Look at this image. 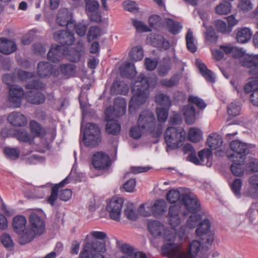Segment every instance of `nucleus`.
Returning <instances> with one entry per match:
<instances>
[{
	"mask_svg": "<svg viewBox=\"0 0 258 258\" xmlns=\"http://www.w3.org/2000/svg\"><path fill=\"white\" fill-rule=\"evenodd\" d=\"M157 77L152 74L146 76L144 73H141L134 81L132 88L133 96L129 103L128 110L131 111L133 107L144 104L148 97V91L154 88L157 84Z\"/></svg>",
	"mask_w": 258,
	"mask_h": 258,
	"instance_id": "f257e3e1",
	"label": "nucleus"
},
{
	"mask_svg": "<svg viewBox=\"0 0 258 258\" xmlns=\"http://www.w3.org/2000/svg\"><path fill=\"white\" fill-rule=\"evenodd\" d=\"M202 241L193 240L189 245L188 251L179 253L178 246L175 243H168L162 245V255L166 254L171 257L175 258H196L198 253L200 255L203 253L204 255L201 258H209L207 251L208 246L204 244H208L204 238H201Z\"/></svg>",
	"mask_w": 258,
	"mask_h": 258,
	"instance_id": "f03ea898",
	"label": "nucleus"
},
{
	"mask_svg": "<svg viewBox=\"0 0 258 258\" xmlns=\"http://www.w3.org/2000/svg\"><path fill=\"white\" fill-rule=\"evenodd\" d=\"M29 229H27L19 239L21 245H25L33 240L36 235H40L45 230V223L43 218L32 212L29 217Z\"/></svg>",
	"mask_w": 258,
	"mask_h": 258,
	"instance_id": "7ed1b4c3",
	"label": "nucleus"
},
{
	"mask_svg": "<svg viewBox=\"0 0 258 258\" xmlns=\"http://www.w3.org/2000/svg\"><path fill=\"white\" fill-rule=\"evenodd\" d=\"M17 81L16 72L6 74L3 77V81L9 89V102L14 108H19L21 105L22 99L25 95L23 88L13 83Z\"/></svg>",
	"mask_w": 258,
	"mask_h": 258,
	"instance_id": "20e7f679",
	"label": "nucleus"
},
{
	"mask_svg": "<svg viewBox=\"0 0 258 258\" xmlns=\"http://www.w3.org/2000/svg\"><path fill=\"white\" fill-rule=\"evenodd\" d=\"M90 235L95 239L85 244L83 252L81 253L80 257H81V255L84 253L85 247L87 245L89 244L90 246L86 252L87 257L96 258L97 256L100 255L103 258H105L104 256L101 253H104L106 251L105 243L103 241H100L97 240H103L107 237L106 234L102 231H93L90 233Z\"/></svg>",
	"mask_w": 258,
	"mask_h": 258,
	"instance_id": "39448f33",
	"label": "nucleus"
},
{
	"mask_svg": "<svg viewBox=\"0 0 258 258\" xmlns=\"http://www.w3.org/2000/svg\"><path fill=\"white\" fill-rule=\"evenodd\" d=\"M186 133L182 127H168L164 134L167 152L180 148L184 144Z\"/></svg>",
	"mask_w": 258,
	"mask_h": 258,
	"instance_id": "423d86ee",
	"label": "nucleus"
},
{
	"mask_svg": "<svg viewBox=\"0 0 258 258\" xmlns=\"http://www.w3.org/2000/svg\"><path fill=\"white\" fill-rule=\"evenodd\" d=\"M101 132L98 126L93 123L86 124L83 133V140L87 147H94L101 141Z\"/></svg>",
	"mask_w": 258,
	"mask_h": 258,
	"instance_id": "0eeeda50",
	"label": "nucleus"
},
{
	"mask_svg": "<svg viewBox=\"0 0 258 258\" xmlns=\"http://www.w3.org/2000/svg\"><path fill=\"white\" fill-rule=\"evenodd\" d=\"M230 147L233 153L227 155L229 159L241 162L245 160V157L249 152V145L239 140H233L230 143Z\"/></svg>",
	"mask_w": 258,
	"mask_h": 258,
	"instance_id": "6e6552de",
	"label": "nucleus"
},
{
	"mask_svg": "<svg viewBox=\"0 0 258 258\" xmlns=\"http://www.w3.org/2000/svg\"><path fill=\"white\" fill-rule=\"evenodd\" d=\"M137 123L146 132L153 133L155 132V117L154 113L149 110H144L140 113Z\"/></svg>",
	"mask_w": 258,
	"mask_h": 258,
	"instance_id": "1a4fd4ad",
	"label": "nucleus"
},
{
	"mask_svg": "<svg viewBox=\"0 0 258 258\" xmlns=\"http://www.w3.org/2000/svg\"><path fill=\"white\" fill-rule=\"evenodd\" d=\"M139 213L145 217L153 216L156 218L161 217V199L156 200L153 204L146 203L140 205Z\"/></svg>",
	"mask_w": 258,
	"mask_h": 258,
	"instance_id": "9d476101",
	"label": "nucleus"
},
{
	"mask_svg": "<svg viewBox=\"0 0 258 258\" xmlns=\"http://www.w3.org/2000/svg\"><path fill=\"white\" fill-rule=\"evenodd\" d=\"M196 233L199 237L204 238L209 245L212 244L214 240V234L211 231V223L208 218L207 213L204 214V218L199 223Z\"/></svg>",
	"mask_w": 258,
	"mask_h": 258,
	"instance_id": "9b49d317",
	"label": "nucleus"
},
{
	"mask_svg": "<svg viewBox=\"0 0 258 258\" xmlns=\"http://www.w3.org/2000/svg\"><path fill=\"white\" fill-rule=\"evenodd\" d=\"M123 204L122 198H112L107 204L106 209L111 219L116 221L120 220Z\"/></svg>",
	"mask_w": 258,
	"mask_h": 258,
	"instance_id": "f8f14e48",
	"label": "nucleus"
},
{
	"mask_svg": "<svg viewBox=\"0 0 258 258\" xmlns=\"http://www.w3.org/2000/svg\"><path fill=\"white\" fill-rule=\"evenodd\" d=\"M92 163L93 167L98 170H108L111 162L109 156L103 152L95 153L92 158Z\"/></svg>",
	"mask_w": 258,
	"mask_h": 258,
	"instance_id": "ddd939ff",
	"label": "nucleus"
},
{
	"mask_svg": "<svg viewBox=\"0 0 258 258\" xmlns=\"http://www.w3.org/2000/svg\"><path fill=\"white\" fill-rule=\"evenodd\" d=\"M54 39L60 44V46H64L68 48L73 44L75 42L74 33L70 31L60 30L53 34Z\"/></svg>",
	"mask_w": 258,
	"mask_h": 258,
	"instance_id": "4468645a",
	"label": "nucleus"
},
{
	"mask_svg": "<svg viewBox=\"0 0 258 258\" xmlns=\"http://www.w3.org/2000/svg\"><path fill=\"white\" fill-rule=\"evenodd\" d=\"M105 120L107 121L105 130L107 133L113 136L118 135L121 131V125L116 120H112L111 107H108L105 112Z\"/></svg>",
	"mask_w": 258,
	"mask_h": 258,
	"instance_id": "2eb2a0df",
	"label": "nucleus"
},
{
	"mask_svg": "<svg viewBox=\"0 0 258 258\" xmlns=\"http://www.w3.org/2000/svg\"><path fill=\"white\" fill-rule=\"evenodd\" d=\"M181 203L189 212L196 213L201 209V203L197 197H192L187 194L181 195Z\"/></svg>",
	"mask_w": 258,
	"mask_h": 258,
	"instance_id": "dca6fc26",
	"label": "nucleus"
},
{
	"mask_svg": "<svg viewBox=\"0 0 258 258\" xmlns=\"http://www.w3.org/2000/svg\"><path fill=\"white\" fill-rule=\"evenodd\" d=\"M56 22L59 26H66L68 30L71 29V25L73 26L74 22L72 13L68 9H60L57 16Z\"/></svg>",
	"mask_w": 258,
	"mask_h": 258,
	"instance_id": "f3484780",
	"label": "nucleus"
},
{
	"mask_svg": "<svg viewBox=\"0 0 258 258\" xmlns=\"http://www.w3.org/2000/svg\"><path fill=\"white\" fill-rule=\"evenodd\" d=\"M37 72L38 76L42 78L49 77L50 76L57 77L58 74V70L47 61H41L38 63Z\"/></svg>",
	"mask_w": 258,
	"mask_h": 258,
	"instance_id": "a211bd4d",
	"label": "nucleus"
},
{
	"mask_svg": "<svg viewBox=\"0 0 258 258\" xmlns=\"http://www.w3.org/2000/svg\"><path fill=\"white\" fill-rule=\"evenodd\" d=\"M68 52V48H66L64 46L56 45L54 47L50 48L47 53V58L50 61L57 62Z\"/></svg>",
	"mask_w": 258,
	"mask_h": 258,
	"instance_id": "6ab92c4d",
	"label": "nucleus"
},
{
	"mask_svg": "<svg viewBox=\"0 0 258 258\" xmlns=\"http://www.w3.org/2000/svg\"><path fill=\"white\" fill-rule=\"evenodd\" d=\"M242 65L249 69L251 75H258V55H245L242 60Z\"/></svg>",
	"mask_w": 258,
	"mask_h": 258,
	"instance_id": "aec40b11",
	"label": "nucleus"
},
{
	"mask_svg": "<svg viewBox=\"0 0 258 258\" xmlns=\"http://www.w3.org/2000/svg\"><path fill=\"white\" fill-rule=\"evenodd\" d=\"M8 120L10 123L15 126H24L27 123L26 117L18 112L11 113L8 117Z\"/></svg>",
	"mask_w": 258,
	"mask_h": 258,
	"instance_id": "412c9836",
	"label": "nucleus"
},
{
	"mask_svg": "<svg viewBox=\"0 0 258 258\" xmlns=\"http://www.w3.org/2000/svg\"><path fill=\"white\" fill-rule=\"evenodd\" d=\"M26 100L33 104H40L45 100L44 94L39 91L31 90L27 91L25 94Z\"/></svg>",
	"mask_w": 258,
	"mask_h": 258,
	"instance_id": "4be33fe9",
	"label": "nucleus"
},
{
	"mask_svg": "<svg viewBox=\"0 0 258 258\" xmlns=\"http://www.w3.org/2000/svg\"><path fill=\"white\" fill-rule=\"evenodd\" d=\"M17 49L16 44L12 40L5 38H0V52L5 54H10Z\"/></svg>",
	"mask_w": 258,
	"mask_h": 258,
	"instance_id": "5701e85b",
	"label": "nucleus"
},
{
	"mask_svg": "<svg viewBox=\"0 0 258 258\" xmlns=\"http://www.w3.org/2000/svg\"><path fill=\"white\" fill-rule=\"evenodd\" d=\"M179 208L177 205H173L169 208V223L174 229L179 225L180 223V219L179 216Z\"/></svg>",
	"mask_w": 258,
	"mask_h": 258,
	"instance_id": "b1692460",
	"label": "nucleus"
},
{
	"mask_svg": "<svg viewBox=\"0 0 258 258\" xmlns=\"http://www.w3.org/2000/svg\"><path fill=\"white\" fill-rule=\"evenodd\" d=\"M27 220L25 217L22 215L15 216L13 220V227L15 232L19 234L25 233Z\"/></svg>",
	"mask_w": 258,
	"mask_h": 258,
	"instance_id": "393cba45",
	"label": "nucleus"
},
{
	"mask_svg": "<svg viewBox=\"0 0 258 258\" xmlns=\"http://www.w3.org/2000/svg\"><path fill=\"white\" fill-rule=\"evenodd\" d=\"M119 71L121 77L131 79L135 77L137 73L135 64L132 62H126L120 67Z\"/></svg>",
	"mask_w": 258,
	"mask_h": 258,
	"instance_id": "a878e982",
	"label": "nucleus"
},
{
	"mask_svg": "<svg viewBox=\"0 0 258 258\" xmlns=\"http://www.w3.org/2000/svg\"><path fill=\"white\" fill-rule=\"evenodd\" d=\"M197 65L200 73L207 82L212 83L215 82L216 77L215 74L212 71L208 69L205 63L197 61Z\"/></svg>",
	"mask_w": 258,
	"mask_h": 258,
	"instance_id": "bb28decb",
	"label": "nucleus"
},
{
	"mask_svg": "<svg viewBox=\"0 0 258 258\" xmlns=\"http://www.w3.org/2000/svg\"><path fill=\"white\" fill-rule=\"evenodd\" d=\"M166 30L171 34L175 35L178 34L182 28L180 23L170 18H164Z\"/></svg>",
	"mask_w": 258,
	"mask_h": 258,
	"instance_id": "cd10ccee",
	"label": "nucleus"
},
{
	"mask_svg": "<svg viewBox=\"0 0 258 258\" xmlns=\"http://www.w3.org/2000/svg\"><path fill=\"white\" fill-rule=\"evenodd\" d=\"M252 32L250 29L243 27L237 29L236 38L238 43H245L251 38Z\"/></svg>",
	"mask_w": 258,
	"mask_h": 258,
	"instance_id": "c85d7f7f",
	"label": "nucleus"
},
{
	"mask_svg": "<svg viewBox=\"0 0 258 258\" xmlns=\"http://www.w3.org/2000/svg\"><path fill=\"white\" fill-rule=\"evenodd\" d=\"M185 122L189 124H193L196 120V110L194 106L188 104L182 109Z\"/></svg>",
	"mask_w": 258,
	"mask_h": 258,
	"instance_id": "c756f323",
	"label": "nucleus"
},
{
	"mask_svg": "<svg viewBox=\"0 0 258 258\" xmlns=\"http://www.w3.org/2000/svg\"><path fill=\"white\" fill-rule=\"evenodd\" d=\"M147 227L149 231L153 236L161 235V223L159 221L149 220L148 222Z\"/></svg>",
	"mask_w": 258,
	"mask_h": 258,
	"instance_id": "7c9ffc66",
	"label": "nucleus"
},
{
	"mask_svg": "<svg viewBox=\"0 0 258 258\" xmlns=\"http://www.w3.org/2000/svg\"><path fill=\"white\" fill-rule=\"evenodd\" d=\"M155 102L159 106L156 108L157 119L159 122L157 127L156 136L160 137L161 135V93H158L155 97Z\"/></svg>",
	"mask_w": 258,
	"mask_h": 258,
	"instance_id": "2f4dec72",
	"label": "nucleus"
},
{
	"mask_svg": "<svg viewBox=\"0 0 258 258\" xmlns=\"http://www.w3.org/2000/svg\"><path fill=\"white\" fill-rule=\"evenodd\" d=\"M206 212H203L202 214L192 213L187 220L186 225L189 229H192L198 226L201 221L204 218Z\"/></svg>",
	"mask_w": 258,
	"mask_h": 258,
	"instance_id": "473e14b6",
	"label": "nucleus"
},
{
	"mask_svg": "<svg viewBox=\"0 0 258 258\" xmlns=\"http://www.w3.org/2000/svg\"><path fill=\"white\" fill-rule=\"evenodd\" d=\"M207 144L212 150H216L221 147L223 141L222 138L216 134L209 135L207 139Z\"/></svg>",
	"mask_w": 258,
	"mask_h": 258,
	"instance_id": "72a5a7b5",
	"label": "nucleus"
},
{
	"mask_svg": "<svg viewBox=\"0 0 258 258\" xmlns=\"http://www.w3.org/2000/svg\"><path fill=\"white\" fill-rule=\"evenodd\" d=\"M59 70L61 74L67 78L74 77L76 73V67L72 63L61 64L59 66Z\"/></svg>",
	"mask_w": 258,
	"mask_h": 258,
	"instance_id": "f704fd0d",
	"label": "nucleus"
},
{
	"mask_svg": "<svg viewBox=\"0 0 258 258\" xmlns=\"http://www.w3.org/2000/svg\"><path fill=\"white\" fill-rule=\"evenodd\" d=\"M31 133L35 137H44L45 131L42 126L34 120H31L29 123Z\"/></svg>",
	"mask_w": 258,
	"mask_h": 258,
	"instance_id": "c9c22d12",
	"label": "nucleus"
},
{
	"mask_svg": "<svg viewBox=\"0 0 258 258\" xmlns=\"http://www.w3.org/2000/svg\"><path fill=\"white\" fill-rule=\"evenodd\" d=\"M127 91L128 87L118 81L113 83L110 89L111 93L115 95L125 94Z\"/></svg>",
	"mask_w": 258,
	"mask_h": 258,
	"instance_id": "e433bc0d",
	"label": "nucleus"
},
{
	"mask_svg": "<svg viewBox=\"0 0 258 258\" xmlns=\"http://www.w3.org/2000/svg\"><path fill=\"white\" fill-rule=\"evenodd\" d=\"M233 164L230 166V170L232 174L236 176H241L244 173L243 165L245 163V161L241 162L240 161H232Z\"/></svg>",
	"mask_w": 258,
	"mask_h": 258,
	"instance_id": "4c0bfd02",
	"label": "nucleus"
},
{
	"mask_svg": "<svg viewBox=\"0 0 258 258\" xmlns=\"http://www.w3.org/2000/svg\"><path fill=\"white\" fill-rule=\"evenodd\" d=\"M129 57L131 60L137 61L141 60L144 57V50L139 46L132 48L130 53Z\"/></svg>",
	"mask_w": 258,
	"mask_h": 258,
	"instance_id": "58836bf2",
	"label": "nucleus"
},
{
	"mask_svg": "<svg viewBox=\"0 0 258 258\" xmlns=\"http://www.w3.org/2000/svg\"><path fill=\"white\" fill-rule=\"evenodd\" d=\"M186 44L187 50L191 53H195L197 50V46L195 44V39L193 33L191 30H188L185 36Z\"/></svg>",
	"mask_w": 258,
	"mask_h": 258,
	"instance_id": "ea45409f",
	"label": "nucleus"
},
{
	"mask_svg": "<svg viewBox=\"0 0 258 258\" xmlns=\"http://www.w3.org/2000/svg\"><path fill=\"white\" fill-rule=\"evenodd\" d=\"M188 139L192 142L197 143L202 139V132L197 128H190L188 133Z\"/></svg>",
	"mask_w": 258,
	"mask_h": 258,
	"instance_id": "a19ab883",
	"label": "nucleus"
},
{
	"mask_svg": "<svg viewBox=\"0 0 258 258\" xmlns=\"http://www.w3.org/2000/svg\"><path fill=\"white\" fill-rule=\"evenodd\" d=\"M20 150L16 148L6 147L4 149V153L6 157L11 160L17 159L20 156Z\"/></svg>",
	"mask_w": 258,
	"mask_h": 258,
	"instance_id": "79ce46f5",
	"label": "nucleus"
},
{
	"mask_svg": "<svg viewBox=\"0 0 258 258\" xmlns=\"http://www.w3.org/2000/svg\"><path fill=\"white\" fill-rule=\"evenodd\" d=\"M242 180L240 178H236L230 185V188L235 196L240 198L241 196V189L242 187Z\"/></svg>",
	"mask_w": 258,
	"mask_h": 258,
	"instance_id": "37998d69",
	"label": "nucleus"
},
{
	"mask_svg": "<svg viewBox=\"0 0 258 258\" xmlns=\"http://www.w3.org/2000/svg\"><path fill=\"white\" fill-rule=\"evenodd\" d=\"M231 5L229 2H224L218 5L216 12L219 15H227L231 12Z\"/></svg>",
	"mask_w": 258,
	"mask_h": 258,
	"instance_id": "c03bdc74",
	"label": "nucleus"
},
{
	"mask_svg": "<svg viewBox=\"0 0 258 258\" xmlns=\"http://www.w3.org/2000/svg\"><path fill=\"white\" fill-rule=\"evenodd\" d=\"M149 24L152 29L158 30L161 26V18L157 15H151L149 18Z\"/></svg>",
	"mask_w": 258,
	"mask_h": 258,
	"instance_id": "a18cd8bd",
	"label": "nucleus"
},
{
	"mask_svg": "<svg viewBox=\"0 0 258 258\" xmlns=\"http://www.w3.org/2000/svg\"><path fill=\"white\" fill-rule=\"evenodd\" d=\"M124 214L126 217L131 221L136 220L138 217L133 204L128 205L126 209L124 210Z\"/></svg>",
	"mask_w": 258,
	"mask_h": 258,
	"instance_id": "49530a36",
	"label": "nucleus"
},
{
	"mask_svg": "<svg viewBox=\"0 0 258 258\" xmlns=\"http://www.w3.org/2000/svg\"><path fill=\"white\" fill-rule=\"evenodd\" d=\"M181 197L180 192L175 189L170 190L166 195L167 201L172 204H175L179 199L181 201Z\"/></svg>",
	"mask_w": 258,
	"mask_h": 258,
	"instance_id": "de8ad7c7",
	"label": "nucleus"
},
{
	"mask_svg": "<svg viewBox=\"0 0 258 258\" xmlns=\"http://www.w3.org/2000/svg\"><path fill=\"white\" fill-rule=\"evenodd\" d=\"M188 102L196 105L199 108L204 109L207 106L204 100L196 96L189 95L188 98Z\"/></svg>",
	"mask_w": 258,
	"mask_h": 258,
	"instance_id": "09e8293b",
	"label": "nucleus"
},
{
	"mask_svg": "<svg viewBox=\"0 0 258 258\" xmlns=\"http://www.w3.org/2000/svg\"><path fill=\"white\" fill-rule=\"evenodd\" d=\"M179 79V75L174 74L169 79L162 80V86L167 87H174L178 84Z\"/></svg>",
	"mask_w": 258,
	"mask_h": 258,
	"instance_id": "8fccbe9b",
	"label": "nucleus"
},
{
	"mask_svg": "<svg viewBox=\"0 0 258 258\" xmlns=\"http://www.w3.org/2000/svg\"><path fill=\"white\" fill-rule=\"evenodd\" d=\"M258 214V203H252L246 213V217L250 222H252Z\"/></svg>",
	"mask_w": 258,
	"mask_h": 258,
	"instance_id": "3c124183",
	"label": "nucleus"
},
{
	"mask_svg": "<svg viewBox=\"0 0 258 258\" xmlns=\"http://www.w3.org/2000/svg\"><path fill=\"white\" fill-rule=\"evenodd\" d=\"M143 132H146V131L137 124V125H134L131 128L130 135L133 139L137 140L142 137Z\"/></svg>",
	"mask_w": 258,
	"mask_h": 258,
	"instance_id": "603ef678",
	"label": "nucleus"
},
{
	"mask_svg": "<svg viewBox=\"0 0 258 258\" xmlns=\"http://www.w3.org/2000/svg\"><path fill=\"white\" fill-rule=\"evenodd\" d=\"M132 23L135 28L139 32H145L152 31L151 28L141 21L134 19L132 20Z\"/></svg>",
	"mask_w": 258,
	"mask_h": 258,
	"instance_id": "864d4df0",
	"label": "nucleus"
},
{
	"mask_svg": "<svg viewBox=\"0 0 258 258\" xmlns=\"http://www.w3.org/2000/svg\"><path fill=\"white\" fill-rule=\"evenodd\" d=\"M66 55L69 56V59L71 61L78 62L82 56V50L70 49L69 47V52Z\"/></svg>",
	"mask_w": 258,
	"mask_h": 258,
	"instance_id": "5fc2aeb1",
	"label": "nucleus"
},
{
	"mask_svg": "<svg viewBox=\"0 0 258 258\" xmlns=\"http://www.w3.org/2000/svg\"><path fill=\"white\" fill-rule=\"evenodd\" d=\"M205 38L207 41L212 43L216 42L218 40V36L216 35L215 31L213 27L210 26L207 28L205 33Z\"/></svg>",
	"mask_w": 258,
	"mask_h": 258,
	"instance_id": "6e6d98bb",
	"label": "nucleus"
},
{
	"mask_svg": "<svg viewBox=\"0 0 258 258\" xmlns=\"http://www.w3.org/2000/svg\"><path fill=\"white\" fill-rule=\"evenodd\" d=\"M18 140L23 142H28L30 141V136L26 130H16L15 136Z\"/></svg>",
	"mask_w": 258,
	"mask_h": 258,
	"instance_id": "4d7b16f0",
	"label": "nucleus"
},
{
	"mask_svg": "<svg viewBox=\"0 0 258 258\" xmlns=\"http://www.w3.org/2000/svg\"><path fill=\"white\" fill-rule=\"evenodd\" d=\"M100 35L101 30L100 28L96 26H92L89 30L87 38L89 41H91L96 39Z\"/></svg>",
	"mask_w": 258,
	"mask_h": 258,
	"instance_id": "13d9d810",
	"label": "nucleus"
},
{
	"mask_svg": "<svg viewBox=\"0 0 258 258\" xmlns=\"http://www.w3.org/2000/svg\"><path fill=\"white\" fill-rule=\"evenodd\" d=\"M119 248L123 253L130 257H132L136 252L133 246L125 243L120 244Z\"/></svg>",
	"mask_w": 258,
	"mask_h": 258,
	"instance_id": "bf43d9fd",
	"label": "nucleus"
},
{
	"mask_svg": "<svg viewBox=\"0 0 258 258\" xmlns=\"http://www.w3.org/2000/svg\"><path fill=\"white\" fill-rule=\"evenodd\" d=\"M71 28L75 29L76 32L79 36L82 37L85 35L87 30L86 25L81 23L76 24L75 21H74V26L71 25Z\"/></svg>",
	"mask_w": 258,
	"mask_h": 258,
	"instance_id": "052dcab7",
	"label": "nucleus"
},
{
	"mask_svg": "<svg viewBox=\"0 0 258 258\" xmlns=\"http://www.w3.org/2000/svg\"><path fill=\"white\" fill-rule=\"evenodd\" d=\"M198 156L200 163H202V164H204L206 160L208 161L212 158V153L211 151L209 149H204L199 152Z\"/></svg>",
	"mask_w": 258,
	"mask_h": 258,
	"instance_id": "680f3d73",
	"label": "nucleus"
},
{
	"mask_svg": "<svg viewBox=\"0 0 258 258\" xmlns=\"http://www.w3.org/2000/svg\"><path fill=\"white\" fill-rule=\"evenodd\" d=\"M35 76L34 73L28 72L25 71L19 70L16 73V76L17 80H20L22 81H26L29 78H33Z\"/></svg>",
	"mask_w": 258,
	"mask_h": 258,
	"instance_id": "e2e57ef3",
	"label": "nucleus"
},
{
	"mask_svg": "<svg viewBox=\"0 0 258 258\" xmlns=\"http://www.w3.org/2000/svg\"><path fill=\"white\" fill-rule=\"evenodd\" d=\"M45 85L39 80H33L28 82L25 85V88L28 90H39L44 88Z\"/></svg>",
	"mask_w": 258,
	"mask_h": 258,
	"instance_id": "0e129e2a",
	"label": "nucleus"
},
{
	"mask_svg": "<svg viewBox=\"0 0 258 258\" xmlns=\"http://www.w3.org/2000/svg\"><path fill=\"white\" fill-rule=\"evenodd\" d=\"M215 26L219 32L223 34L229 33L231 31H229V27L227 24L223 21L218 20L215 22Z\"/></svg>",
	"mask_w": 258,
	"mask_h": 258,
	"instance_id": "69168bd1",
	"label": "nucleus"
},
{
	"mask_svg": "<svg viewBox=\"0 0 258 258\" xmlns=\"http://www.w3.org/2000/svg\"><path fill=\"white\" fill-rule=\"evenodd\" d=\"M58 188L57 185L53 186L51 188V192L50 196L47 199V202L51 205L54 206L57 197H58Z\"/></svg>",
	"mask_w": 258,
	"mask_h": 258,
	"instance_id": "338daca9",
	"label": "nucleus"
},
{
	"mask_svg": "<svg viewBox=\"0 0 258 258\" xmlns=\"http://www.w3.org/2000/svg\"><path fill=\"white\" fill-rule=\"evenodd\" d=\"M240 107L235 103H230L227 107L228 114L232 116H236L240 113Z\"/></svg>",
	"mask_w": 258,
	"mask_h": 258,
	"instance_id": "774afa93",
	"label": "nucleus"
}]
</instances>
